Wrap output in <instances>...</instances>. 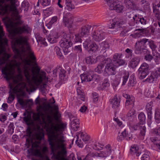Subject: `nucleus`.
<instances>
[{
    "label": "nucleus",
    "instance_id": "f257e3e1",
    "mask_svg": "<svg viewBox=\"0 0 160 160\" xmlns=\"http://www.w3.org/2000/svg\"><path fill=\"white\" fill-rule=\"evenodd\" d=\"M27 57L20 59L22 62L16 60L11 61L2 68L1 71L4 78L9 81L13 78V83L9 82V95L8 102L11 103L15 98L14 94L22 92L24 89L31 90L35 86H38L43 80L47 81L48 78L46 73L42 72L38 77L35 76L34 70L31 67V60L35 64L36 59L32 60Z\"/></svg>",
    "mask_w": 160,
    "mask_h": 160
},
{
    "label": "nucleus",
    "instance_id": "f03ea898",
    "mask_svg": "<svg viewBox=\"0 0 160 160\" xmlns=\"http://www.w3.org/2000/svg\"><path fill=\"white\" fill-rule=\"evenodd\" d=\"M36 120L39 122L41 124H42L47 128L48 132V141L49 145V140L50 138H54L55 137L57 138L60 136H62L63 137L64 142V144L66 146L65 143V139L62 132L61 129L64 128V125L62 124L59 125L58 124H55L53 122V119L52 117L48 113H44L42 112L38 113ZM53 142L55 143L54 139H53Z\"/></svg>",
    "mask_w": 160,
    "mask_h": 160
},
{
    "label": "nucleus",
    "instance_id": "7ed1b4c3",
    "mask_svg": "<svg viewBox=\"0 0 160 160\" xmlns=\"http://www.w3.org/2000/svg\"><path fill=\"white\" fill-rule=\"evenodd\" d=\"M53 138L49 140V146L52 155V158L54 160H68L64 158L67 154L66 147L64 144L63 136H60L57 138L55 137L54 142H53Z\"/></svg>",
    "mask_w": 160,
    "mask_h": 160
},
{
    "label": "nucleus",
    "instance_id": "20e7f679",
    "mask_svg": "<svg viewBox=\"0 0 160 160\" xmlns=\"http://www.w3.org/2000/svg\"><path fill=\"white\" fill-rule=\"evenodd\" d=\"M3 2L1 4L2 7L0 6V15L4 17L3 18L2 20L8 26L12 27L13 26V22L11 18L8 16L10 11L13 13H18V10L15 6L16 2V0H9L12 5V6H9L8 5L4 3L5 1Z\"/></svg>",
    "mask_w": 160,
    "mask_h": 160
},
{
    "label": "nucleus",
    "instance_id": "39448f33",
    "mask_svg": "<svg viewBox=\"0 0 160 160\" xmlns=\"http://www.w3.org/2000/svg\"><path fill=\"white\" fill-rule=\"evenodd\" d=\"M34 137L38 141H35L32 143V148H36L33 150V154L35 156L38 157L42 159L46 160L45 157L47 156H44L40 150L37 149L40 147L41 141L44 137L43 129L40 127L38 126L36 129L34 133Z\"/></svg>",
    "mask_w": 160,
    "mask_h": 160
},
{
    "label": "nucleus",
    "instance_id": "423d86ee",
    "mask_svg": "<svg viewBox=\"0 0 160 160\" xmlns=\"http://www.w3.org/2000/svg\"><path fill=\"white\" fill-rule=\"evenodd\" d=\"M14 16L15 19L17 20V23L19 25H22L21 26L19 27L14 30L15 33L18 35H21L23 33H28L31 31V29L28 25L23 23V21L21 20V16L19 15L18 12V13H14Z\"/></svg>",
    "mask_w": 160,
    "mask_h": 160
},
{
    "label": "nucleus",
    "instance_id": "0eeeda50",
    "mask_svg": "<svg viewBox=\"0 0 160 160\" xmlns=\"http://www.w3.org/2000/svg\"><path fill=\"white\" fill-rule=\"evenodd\" d=\"M72 38L70 35L64 34L60 41L61 47L63 48L64 54L66 55L70 52V47L72 45Z\"/></svg>",
    "mask_w": 160,
    "mask_h": 160
},
{
    "label": "nucleus",
    "instance_id": "6e6552de",
    "mask_svg": "<svg viewBox=\"0 0 160 160\" xmlns=\"http://www.w3.org/2000/svg\"><path fill=\"white\" fill-rule=\"evenodd\" d=\"M105 64L106 65L104 70V72L108 75H115L116 68L112 60L110 58H105Z\"/></svg>",
    "mask_w": 160,
    "mask_h": 160
},
{
    "label": "nucleus",
    "instance_id": "1a4fd4ad",
    "mask_svg": "<svg viewBox=\"0 0 160 160\" xmlns=\"http://www.w3.org/2000/svg\"><path fill=\"white\" fill-rule=\"evenodd\" d=\"M76 136L77 139L76 142L79 147L82 148L83 146V143L81 142V139L85 144L88 143L89 142V137L86 134H83L82 132H77Z\"/></svg>",
    "mask_w": 160,
    "mask_h": 160
},
{
    "label": "nucleus",
    "instance_id": "9d476101",
    "mask_svg": "<svg viewBox=\"0 0 160 160\" xmlns=\"http://www.w3.org/2000/svg\"><path fill=\"white\" fill-rule=\"evenodd\" d=\"M80 77L82 82H90L94 80L98 82L100 80V77L98 75H91L89 72L82 74Z\"/></svg>",
    "mask_w": 160,
    "mask_h": 160
},
{
    "label": "nucleus",
    "instance_id": "9b49d317",
    "mask_svg": "<svg viewBox=\"0 0 160 160\" xmlns=\"http://www.w3.org/2000/svg\"><path fill=\"white\" fill-rule=\"evenodd\" d=\"M105 34V30L99 28L97 30L94 31L92 34V37L95 41L99 42L103 39Z\"/></svg>",
    "mask_w": 160,
    "mask_h": 160
},
{
    "label": "nucleus",
    "instance_id": "f8f14e48",
    "mask_svg": "<svg viewBox=\"0 0 160 160\" xmlns=\"http://www.w3.org/2000/svg\"><path fill=\"white\" fill-rule=\"evenodd\" d=\"M149 65L146 63L142 64L138 70L139 78L142 79L144 78L149 72Z\"/></svg>",
    "mask_w": 160,
    "mask_h": 160
},
{
    "label": "nucleus",
    "instance_id": "ddd939ff",
    "mask_svg": "<svg viewBox=\"0 0 160 160\" xmlns=\"http://www.w3.org/2000/svg\"><path fill=\"white\" fill-rule=\"evenodd\" d=\"M97 59L98 62H100V63L95 69V71L98 73H101L103 72V68L105 64V58L103 56H99L97 57Z\"/></svg>",
    "mask_w": 160,
    "mask_h": 160
},
{
    "label": "nucleus",
    "instance_id": "4468645a",
    "mask_svg": "<svg viewBox=\"0 0 160 160\" xmlns=\"http://www.w3.org/2000/svg\"><path fill=\"white\" fill-rule=\"evenodd\" d=\"M91 28V26L88 25L83 26L80 29L79 33L81 37L88 35Z\"/></svg>",
    "mask_w": 160,
    "mask_h": 160
},
{
    "label": "nucleus",
    "instance_id": "2eb2a0df",
    "mask_svg": "<svg viewBox=\"0 0 160 160\" xmlns=\"http://www.w3.org/2000/svg\"><path fill=\"white\" fill-rule=\"evenodd\" d=\"M110 147V145H107L106 146V148H107V150L106 151H102L99 153H97L96 157L105 158L108 156L111 152Z\"/></svg>",
    "mask_w": 160,
    "mask_h": 160
},
{
    "label": "nucleus",
    "instance_id": "dca6fc26",
    "mask_svg": "<svg viewBox=\"0 0 160 160\" xmlns=\"http://www.w3.org/2000/svg\"><path fill=\"white\" fill-rule=\"evenodd\" d=\"M123 97L127 99L125 105L127 108H128V106L130 105V107L132 108L134 106V99L133 97H131L130 96L127 94H123Z\"/></svg>",
    "mask_w": 160,
    "mask_h": 160
},
{
    "label": "nucleus",
    "instance_id": "f3484780",
    "mask_svg": "<svg viewBox=\"0 0 160 160\" xmlns=\"http://www.w3.org/2000/svg\"><path fill=\"white\" fill-rule=\"evenodd\" d=\"M58 36L57 32H52L50 33L48 37V40L51 43H53L57 42Z\"/></svg>",
    "mask_w": 160,
    "mask_h": 160
},
{
    "label": "nucleus",
    "instance_id": "a211bd4d",
    "mask_svg": "<svg viewBox=\"0 0 160 160\" xmlns=\"http://www.w3.org/2000/svg\"><path fill=\"white\" fill-rule=\"evenodd\" d=\"M84 48L88 51H92L95 52L98 49V47L95 43H83Z\"/></svg>",
    "mask_w": 160,
    "mask_h": 160
},
{
    "label": "nucleus",
    "instance_id": "6ab92c4d",
    "mask_svg": "<svg viewBox=\"0 0 160 160\" xmlns=\"http://www.w3.org/2000/svg\"><path fill=\"white\" fill-rule=\"evenodd\" d=\"M110 104L111 105L112 108L114 109H118L120 106V101L116 96L109 100Z\"/></svg>",
    "mask_w": 160,
    "mask_h": 160
},
{
    "label": "nucleus",
    "instance_id": "aec40b11",
    "mask_svg": "<svg viewBox=\"0 0 160 160\" xmlns=\"http://www.w3.org/2000/svg\"><path fill=\"white\" fill-rule=\"evenodd\" d=\"M65 9L69 11L75 8V6L72 0H65Z\"/></svg>",
    "mask_w": 160,
    "mask_h": 160
},
{
    "label": "nucleus",
    "instance_id": "412c9836",
    "mask_svg": "<svg viewBox=\"0 0 160 160\" xmlns=\"http://www.w3.org/2000/svg\"><path fill=\"white\" fill-rule=\"evenodd\" d=\"M122 22L119 21L118 20L114 19L111 21L108 27L110 28H113L115 27L119 28L122 25Z\"/></svg>",
    "mask_w": 160,
    "mask_h": 160
},
{
    "label": "nucleus",
    "instance_id": "4be33fe9",
    "mask_svg": "<svg viewBox=\"0 0 160 160\" xmlns=\"http://www.w3.org/2000/svg\"><path fill=\"white\" fill-rule=\"evenodd\" d=\"M140 61V58L138 57H135L133 58L131 60L129 66L131 68H134L136 67L139 63Z\"/></svg>",
    "mask_w": 160,
    "mask_h": 160
},
{
    "label": "nucleus",
    "instance_id": "5701e85b",
    "mask_svg": "<svg viewBox=\"0 0 160 160\" xmlns=\"http://www.w3.org/2000/svg\"><path fill=\"white\" fill-rule=\"evenodd\" d=\"M130 153L132 155L136 154V156L138 157L140 154V151L138 146L136 145H132L130 148Z\"/></svg>",
    "mask_w": 160,
    "mask_h": 160
},
{
    "label": "nucleus",
    "instance_id": "b1692460",
    "mask_svg": "<svg viewBox=\"0 0 160 160\" xmlns=\"http://www.w3.org/2000/svg\"><path fill=\"white\" fill-rule=\"evenodd\" d=\"M106 1L110 9L114 10L119 2L116 0H106Z\"/></svg>",
    "mask_w": 160,
    "mask_h": 160
},
{
    "label": "nucleus",
    "instance_id": "393cba45",
    "mask_svg": "<svg viewBox=\"0 0 160 160\" xmlns=\"http://www.w3.org/2000/svg\"><path fill=\"white\" fill-rule=\"evenodd\" d=\"M63 22L64 25L67 27L69 29H71L73 27V20L72 19L63 20Z\"/></svg>",
    "mask_w": 160,
    "mask_h": 160
},
{
    "label": "nucleus",
    "instance_id": "a878e982",
    "mask_svg": "<svg viewBox=\"0 0 160 160\" xmlns=\"http://www.w3.org/2000/svg\"><path fill=\"white\" fill-rule=\"evenodd\" d=\"M147 44L149 45L152 52L157 51L156 49L158 47L155 41L152 40H149Z\"/></svg>",
    "mask_w": 160,
    "mask_h": 160
},
{
    "label": "nucleus",
    "instance_id": "bb28decb",
    "mask_svg": "<svg viewBox=\"0 0 160 160\" xmlns=\"http://www.w3.org/2000/svg\"><path fill=\"white\" fill-rule=\"evenodd\" d=\"M149 41V40L148 39L146 38H143L137 41L136 42V44H139V45H140L141 46H143L144 48H142V50H146V48L147 47V43H148Z\"/></svg>",
    "mask_w": 160,
    "mask_h": 160
},
{
    "label": "nucleus",
    "instance_id": "cd10ccee",
    "mask_svg": "<svg viewBox=\"0 0 160 160\" xmlns=\"http://www.w3.org/2000/svg\"><path fill=\"white\" fill-rule=\"evenodd\" d=\"M85 61L87 64L90 65L95 64L98 61L97 60V58L95 59L93 58V56L87 57L85 58Z\"/></svg>",
    "mask_w": 160,
    "mask_h": 160
},
{
    "label": "nucleus",
    "instance_id": "c85d7f7f",
    "mask_svg": "<svg viewBox=\"0 0 160 160\" xmlns=\"http://www.w3.org/2000/svg\"><path fill=\"white\" fill-rule=\"evenodd\" d=\"M134 22L138 24L141 25H143L146 24V20L143 18H139L137 15L136 18H135Z\"/></svg>",
    "mask_w": 160,
    "mask_h": 160
},
{
    "label": "nucleus",
    "instance_id": "c756f323",
    "mask_svg": "<svg viewBox=\"0 0 160 160\" xmlns=\"http://www.w3.org/2000/svg\"><path fill=\"white\" fill-rule=\"evenodd\" d=\"M23 116H24V117H23V121L28 126H30L31 125V116L27 114L26 112H25L23 113Z\"/></svg>",
    "mask_w": 160,
    "mask_h": 160
},
{
    "label": "nucleus",
    "instance_id": "7c9ffc66",
    "mask_svg": "<svg viewBox=\"0 0 160 160\" xmlns=\"http://www.w3.org/2000/svg\"><path fill=\"white\" fill-rule=\"evenodd\" d=\"M57 71L59 73L60 78L61 80H64L66 76V71L61 67H59L57 70Z\"/></svg>",
    "mask_w": 160,
    "mask_h": 160
},
{
    "label": "nucleus",
    "instance_id": "2f4dec72",
    "mask_svg": "<svg viewBox=\"0 0 160 160\" xmlns=\"http://www.w3.org/2000/svg\"><path fill=\"white\" fill-rule=\"evenodd\" d=\"M124 2L126 7L129 9H134V3L133 0H124Z\"/></svg>",
    "mask_w": 160,
    "mask_h": 160
},
{
    "label": "nucleus",
    "instance_id": "473e14b6",
    "mask_svg": "<svg viewBox=\"0 0 160 160\" xmlns=\"http://www.w3.org/2000/svg\"><path fill=\"white\" fill-rule=\"evenodd\" d=\"M138 118L139 120L140 124L143 125L145 123L146 117L145 115L143 112L140 113L138 116Z\"/></svg>",
    "mask_w": 160,
    "mask_h": 160
},
{
    "label": "nucleus",
    "instance_id": "72a5a7b5",
    "mask_svg": "<svg viewBox=\"0 0 160 160\" xmlns=\"http://www.w3.org/2000/svg\"><path fill=\"white\" fill-rule=\"evenodd\" d=\"M153 12L157 20L160 21V10L156 7H153Z\"/></svg>",
    "mask_w": 160,
    "mask_h": 160
},
{
    "label": "nucleus",
    "instance_id": "f704fd0d",
    "mask_svg": "<svg viewBox=\"0 0 160 160\" xmlns=\"http://www.w3.org/2000/svg\"><path fill=\"white\" fill-rule=\"evenodd\" d=\"M136 112L133 109H131L128 113L127 117L128 119H130L134 118L136 116Z\"/></svg>",
    "mask_w": 160,
    "mask_h": 160
},
{
    "label": "nucleus",
    "instance_id": "c9c22d12",
    "mask_svg": "<svg viewBox=\"0 0 160 160\" xmlns=\"http://www.w3.org/2000/svg\"><path fill=\"white\" fill-rule=\"evenodd\" d=\"M141 4L144 10H148L149 8L150 4L146 0H142L141 2Z\"/></svg>",
    "mask_w": 160,
    "mask_h": 160
},
{
    "label": "nucleus",
    "instance_id": "e433bc0d",
    "mask_svg": "<svg viewBox=\"0 0 160 160\" xmlns=\"http://www.w3.org/2000/svg\"><path fill=\"white\" fill-rule=\"evenodd\" d=\"M54 50L58 58L61 59L63 58V56L61 52V49L58 47L56 46L54 48Z\"/></svg>",
    "mask_w": 160,
    "mask_h": 160
},
{
    "label": "nucleus",
    "instance_id": "4c0bfd02",
    "mask_svg": "<svg viewBox=\"0 0 160 160\" xmlns=\"http://www.w3.org/2000/svg\"><path fill=\"white\" fill-rule=\"evenodd\" d=\"M155 119L156 122L158 123H160V110H156L155 114Z\"/></svg>",
    "mask_w": 160,
    "mask_h": 160
},
{
    "label": "nucleus",
    "instance_id": "58836bf2",
    "mask_svg": "<svg viewBox=\"0 0 160 160\" xmlns=\"http://www.w3.org/2000/svg\"><path fill=\"white\" fill-rule=\"evenodd\" d=\"M141 46L139 44H136L135 45V49L134 50L135 53L136 54H140L141 53V51L142 50Z\"/></svg>",
    "mask_w": 160,
    "mask_h": 160
},
{
    "label": "nucleus",
    "instance_id": "ea45409f",
    "mask_svg": "<svg viewBox=\"0 0 160 160\" xmlns=\"http://www.w3.org/2000/svg\"><path fill=\"white\" fill-rule=\"evenodd\" d=\"M71 124L73 125L74 127L73 128L74 129L75 128L76 129H78L79 127V120L78 119H74L71 122Z\"/></svg>",
    "mask_w": 160,
    "mask_h": 160
},
{
    "label": "nucleus",
    "instance_id": "a19ab883",
    "mask_svg": "<svg viewBox=\"0 0 160 160\" xmlns=\"http://www.w3.org/2000/svg\"><path fill=\"white\" fill-rule=\"evenodd\" d=\"M154 75L151 73L150 75L146 79V81L149 83H153L154 81H156L157 79L154 77Z\"/></svg>",
    "mask_w": 160,
    "mask_h": 160
},
{
    "label": "nucleus",
    "instance_id": "79ce46f5",
    "mask_svg": "<svg viewBox=\"0 0 160 160\" xmlns=\"http://www.w3.org/2000/svg\"><path fill=\"white\" fill-rule=\"evenodd\" d=\"M124 8V6L118 2L114 10L118 13L122 12L123 11Z\"/></svg>",
    "mask_w": 160,
    "mask_h": 160
},
{
    "label": "nucleus",
    "instance_id": "37998d69",
    "mask_svg": "<svg viewBox=\"0 0 160 160\" xmlns=\"http://www.w3.org/2000/svg\"><path fill=\"white\" fill-rule=\"evenodd\" d=\"M103 145L99 143L95 142L92 147L93 149L96 150H100L103 148Z\"/></svg>",
    "mask_w": 160,
    "mask_h": 160
},
{
    "label": "nucleus",
    "instance_id": "c03bdc74",
    "mask_svg": "<svg viewBox=\"0 0 160 160\" xmlns=\"http://www.w3.org/2000/svg\"><path fill=\"white\" fill-rule=\"evenodd\" d=\"M139 129L140 130V135L144 136L145 134L146 131V128L144 125L140 126Z\"/></svg>",
    "mask_w": 160,
    "mask_h": 160
},
{
    "label": "nucleus",
    "instance_id": "a18cd8bd",
    "mask_svg": "<svg viewBox=\"0 0 160 160\" xmlns=\"http://www.w3.org/2000/svg\"><path fill=\"white\" fill-rule=\"evenodd\" d=\"M18 101L20 105L22 106H25L28 104L29 101V100H25L24 101L23 99L21 98H18Z\"/></svg>",
    "mask_w": 160,
    "mask_h": 160
},
{
    "label": "nucleus",
    "instance_id": "49530a36",
    "mask_svg": "<svg viewBox=\"0 0 160 160\" xmlns=\"http://www.w3.org/2000/svg\"><path fill=\"white\" fill-rule=\"evenodd\" d=\"M125 63V61L123 59H118L117 61H115L114 64L116 67H118L121 65H124Z\"/></svg>",
    "mask_w": 160,
    "mask_h": 160
},
{
    "label": "nucleus",
    "instance_id": "de8ad7c7",
    "mask_svg": "<svg viewBox=\"0 0 160 160\" xmlns=\"http://www.w3.org/2000/svg\"><path fill=\"white\" fill-rule=\"evenodd\" d=\"M121 136L123 138H125L126 139L128 140L131 139L132 138V137L129 136V135H128V134L126 133V129H125L121 133Z\"/></svg>",
    "mask_w": 160,
    "mask_h": 160
},
{
    "label": "nucleus",
    "instance_id": "09e8293b",
    "mask_svg": "<svg viewBox=\"0 0 160 160\" xmlns=\"http://www.w3.org/2000/svg\"><path fill=\"white\" fill-rule=\"evenodd\" d=\"M135 82L134 77L132 76H131L128 83V86L129 87L133 86L135 84Z\"/></svg>",
    "mask_w": 160,
    "mask_h": 160
},
{
    "label": "nucleus",
    "instance_id": "8fccbe9b",
    "mask_svg": "<svg viewBox=\"0 0 160 160\" xmlns=\"http://www.w3.org/2000/svg\"><path fill=\"white\" fill-rule=\"evenodd\" d=\"M130 29L129 28H127L122 30L120 33V35L122 36H125L128 35L130 33L128 32H130Z\"/></svg>",
    "mask_w": 160,
    "mask_h": 160
},
{
    "label": "nucleus",
    "instance_id": "3c124183",
    "mask_svg": "<svg viewBox=\"0 0 160 160\" xmlns=\"http://www.w3.org/2000/svg\"><path fill=\"white\" fill-rule=\"evenodd\" d=\"M149 154V152H147L146 153L143 154L141 158V160H150Z\"/></svg>",
    "mask_w": 160,
    "mask_h": 160
},
{
    "label": "nucleus",
    "instance_id": "603ef678",
    "mask_svg": "<svg viewBox=\"0 0 160 160\" xmlns=\"http://www.w3.org/2000/svg\"><path fill=\"white\" fill-rule=\"evenodd\" d=\"M122 55V54H118L117 53L115 54L113 56V60H112L113 62L114 63L115 61H117L118 59H119L120 58H121Z\"/></svg>",
    "mask_w": 160,
    "mask_h": 160
},
{
    "label": "nucleus",
    "instance_id": "864d4df0",
    "mask_svg": "<svg viewBox=\"0 0 160 160\" xmlns=\"http://www.w3.org/2000/svg\"><path fill=\"white\" fill-rule=\"evenodd\" d=\"M41 4L43 6H48L50 3V0H39Z\"/></svg>",
    "mask_w": 160,
    "mask_h": 160
},
{
    "label": "nucleus",
    "instance_id": "5fc2aeb1",
    "mask_svg": "<svg viewBox=\"0 0 160 160\" xmlns=\"http://www.w3.org/2000/svg\"><path fill=\"white\" fill-rule=\"evenodd\" d=\"M152 102H150L148 103L146 105V109L147 112H152Z\"/></svg>",
    "mask_w": 160,
    "mask_h": 160
},
{
    "label": "nucleus",
    "instance_id": "6e6d98bb",
    "mask_svg": "<svg viewBox=\"0 0 160 160\" xmlns=\"http://www.w3.org/2000/svg\"><path fill=\"white\" fill-rule=\"evenodd\" d=\"M152 73L154 75V77H155L157 79L160 76V68H158L157 70L153 72Z\"/></svg>",
    "mask_w": 160,
    "mask_h": 160
},
{
    "label": "nucleus",
    "instance_id": "4d7b16f0",
    "mask_svg": "<svg viewBox=\"0 0 160 160\" xmlns=\"http://www.w3.org/2000/svg\"><path fill=\"white\" fill-rule=\"evenodd\" d=\"M58 18L56 16L53 17L51 18V20L48 23V24L50 26H52L53 23H55L57 21Z\"/></svg>",
    "mask_w": 160,
    "mask_h": 160
},
{
    "label": "nucleus",
    "instance_id": "13d9d810",
    "mask_svg": "<svg viewBox=\"0 0 160 160\" xmlns=\"http://www.w3.org/2000/svg\"><path fill=\"white\" fill-rule=\"evenodd\" d=\"M101 46L103 49L105 50L107 48H108L109 47L108 43L106 42H102L101 43Z\"/></svg>",
    "mask_w": 160,
    "mask_h": 160
},
{
    "label": "nucleus",
    "instance_id": "bf43d9fd",
    "mask_svg": "<svg viewBox=\"0 0 160 160\" xmlns=\"http://www.w3.org/2000/svg\"><path fill=\"white\" fill-rule=\"evenodd\" d=\"M150 140L155 145L157 142H158L160 140L157 137H151L150 138Z\"/></svg>",
    "mask_w": 160,
    "mask_h": 160
},
{
    "label": "nucleus",
    "instance_id": "052dcab7",
    "mask_svg": "<svg viewBox=\"0 0 160 160\" xmlns=\"http://www.w3.org/2000/svg\"><path fill=\"white\" fill-rule=\"evenodd\" d=\"M71 14L70 12H67L66 13H64L63 16V20H65L72 19L71 18Z\"/></svg>",
    "mask_w": 160,
    "mask_h": 160
},
{
    "label": "nucleus",
    "instance_id": "680f3d73",
    "mask_svg": "<svg viewBox=\"0 0 160 160\" xmlns=\"http://www.w3.org/2000/svg\"><path fill=\"white\" fill-rule=\"evenodd\" d=\"M92 98L94 102H96L98 101V96L97 93L93 92L92 93Z\"/></svg>",
    "mask_w": 160,
    "mask_h": 160
},
{
    "label": "nucleus",
    "instance_id": "e2e57ef3",
    "mask_svg": "<svg viewBox=\"0 0 160 160\" xmlns=\"http://www.w3.org/2000/svg\"><path fill=\"white\" fill-rule=\"evenodd\" d=\"M129 77L128 74L125 75L123 77V82L122 85H124L127 82Z\"/></svg>",
    "mask_w": 160,
    "mask_h": 160
},
{
    "label": "nucleus",
    "instance_id": "0e129e2a",
    "mask_svg": "<svg viewBox=\"0 0 160 160\" xmlns=\"http://www.w3.org/2000/svg\"><path fill=\"white\" fill-rule=\"evenodd\" d=\"M82 37H81L79 34V33L76 35H75V42H82V39H81V38Z\"/></svg>",
    "mask_w": 160,
    "mask_h": 160
},
{
    "label": "nucleus",
    "instance_id": "69168bd1",
    "mask_svg": "<svg viewBox=\"0 0 160 160\" xmlns=\"http://www.w3.org/2000/svg\"><path fill=\"white\" fill-rule=\"evenodd\" d=\"M125 52L128 54V58H130L132 57V50L127 48L125 50Z\"/></svg>",
    "mask_w": 160,
    "mask_h": 160
},
{
    "label": "nucleus",
    "instance_id": "338daca9",
    "mask_svg": "<svg viewBox=\"0 0 160 160\" xmlns=\"http://www.w3.org/2000/svg\"><path fill=\"white\" fill-rule=\"evenodd\" d=\"M74 50L77 52L81 53L82 52V49L81 45L76 46L74 47Z\"/></svg>",
    "mask_w": 160,
    "mask_h": 160
},
{
    "label": "nucleus",
    "instance_id": "774afa93",
    "mask_svg": "<svg viewBox=\"0 0 160 160\" xmlns=\"http://www.w3.org/2000/svg\"><path fill=\"white\" fill-rule=\"evenodd\" d=\"M153 56L150 54H147L144 57V59L147 61H150L153 59Z\"/></svg>",
    "mask_w": 160,
    "mask_h": 160
}]
</instances>
